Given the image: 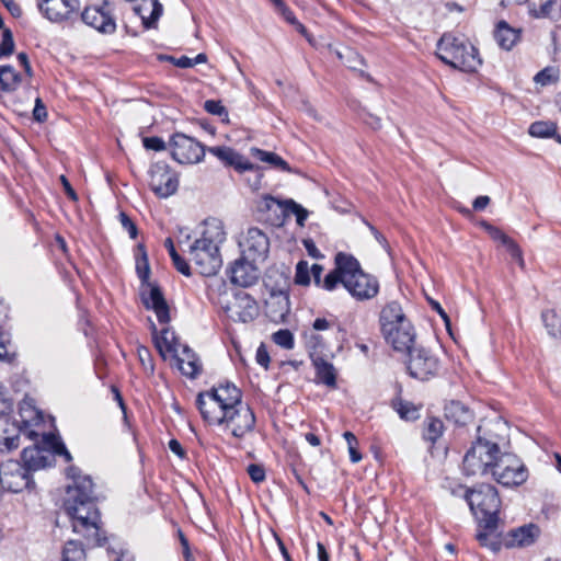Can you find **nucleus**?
<instances>
[{"mask_svg":"<svg viewBox=\"0 0 561 561\" xmlns=\"http://www.w3.org/2000/svg\"><path fill=\"white\" fill-rule=\"evenodd\" d=\"M169 449L179 456L181 459L185 458V450L178 439H171L169 442Z\"/></svg>","mask_w":561,"mask_h":561,"instance_id":"64","label":"nucleus"},{"mask_svg":"<svg viewBox=\"0 0 561 561\" xmlns=\"http://www.w3.org/2000/svg\"><path fill=\"white\" fill-rule=\"evenodd\" d=\"M172 262H173L175 268L180 273H182L183 275H186V276L191 275L190 265L187 264V262L184 259H182L180 256V254H178L176 256H173Z\"/></svg>","mask_w":561,"mask_h":561,"instance_id":"59","label":"nucleus"},{"mask_svg":"<svg viewBox=\"0 0 561 561\" xmlns=\"http://www.w3.org/2000/svg\"><path fill=\"white\" fill-rule=\"evenodd\" d=\"M171 357L175 359L178 368L186 377L194 379L202 373L198 356L186 344H183Z\"/></svg>","mask_w":561,"mask_h":561,"instance_id":"23","label":"nucleus"},{"mask_svg":"<svg viewBox=\"0 0 561 561\" xmlns=\"http://www.w3.org/2000/svg\"><path fill=\"white\" fill-rule=\"evenodd\" d=\"M538 536V526L528 524L510 530L503 538V543L507 548L526 547L534 543Z\"/></svg>","mask_w":561,"mask_h":561,"instance_id":"24","label":"nucleus"},{"mask_svg":"<svg viewBox=\"0 0 561 561\" xmlns=\"http://www.w3.org/2000/svg\"><path fill=\"white\" fill-rule=\"evenodd\" d=\"M557 124L551 121H538L529 126V134L533 137L549 138L557 133Z\"/></svg>","mask_w":561,"mask_h":561,"instance_id":"37","label":"nucleus"},{"mask_svg":"<svg viewBox=\"0 0 561 561\" xmlns=\"http://www.w3.org/2000/svg\"><path fill=\"white\" fill-rule=\"evenodd\" d=\"M257 261H250L242 255L230 267V279L233 284L241 287H249L254 285L259 279V268L255 263Z\"/></svg>","mask_w":561,"mask_h":561,"instance_id":"21","label":"nucleus"},{"mask_svg":"<svg viewBox=\"0 0 561 561\" xmlns=\"http://www.w3.org/2000/svg\"><path fill=\"white\" fill-rule=\"evenodd\" d=\"M151 190L160 197H169L174 194L179 186V180L169 165L165 163H156L150 169Z\"/></svg>","mask_w":561,"mask_h":561,"instance_id":"15","label":"nucleus"},{"mask_svg":"<svg viewBox=\"0 0 561 561\" xmlns=\"http://www.w3.org/2000/svg\"><path fill=\"white\" fill-rule=\"evenodd\" d=\"M341 256H351V254H346L343 252H340L336 254L335 268L325 275V277L320 286L325 290H329V291L334 290L339 284H342L344 286V276L346 275V272H345V270L341 268L342 267V265H340Z\"/></svg>","mask_w":561,"mask_h":561,"instance_id":"33","label":"nucleus"},{"mask_svg":"<svg viewBox=\"0 0 561 561\" xmlns=\"http://www.w3.org/2000/svg\"><path fill=\"white\" fill-rule=\"evenodd\" d=\"M494 38L501 48L511 50L519 41L520 31L511 27L505 21H501L494 31Z\"/></svg>","mask_w":561,"mask_h":561,"instance_id":"28","label":"nucleus"},{"mask_svg":"<svg viewBox=\"0 0 561 561\" xmlns=\"http://www.w3.org/2000/svg\"><path fill=\"white\" fill-rule=\"evenodd\" d=\"M226 312L233 321L248 323L259 316V306L249 294L238 291L233 296V302L226 307Z\"/></svg>","mask_w":561,"mask_h":561,"instance_id":"17","label":"nucleus"},{"mask_svg":"<svg viewBox=\"0 0 561 561\" xmlns=\"http://www.w3.org/2000/svg\"><path fill=\"white\" fill-rule=\"evenodd\" d=\"M20 75L11 66L0 67V89L3 91H13L18 88Z\"/></svg>","mask_w":561,"mask_h":561,"instance_id":"36","label":"nucleus"},{"mask_svg":"<svg viewBox=\"0 0 561 561\" xmlns=\"http://www.w3.org/2000/svg\"><path fill=\"white\" fill-rule=\"evenodd\" d=\"M274 205H277L284 210V202H280L272 196H264L259 204L260 210H271Z\"/></svg>","mask_w":561,"mask_h":561,"instance_id":"57","label":"nucleus"},{"mask_svg":"<svg viewBox=\"0 0 561 561\" xmlns=\"http://www.w3.org/2000/svg\"><path fill=\"white\" fill-rule=\"evenodd\" d=\"M318 335H311L310 342L314 341L313 351L310 353L312 364L317 371V378L329 387H334L336 382V374L333 365L317 354L316 347L319 343Z\"/></svg>","mask_w":561,"mask_h":561,"instance_id":"25","label":"nucleus"},{"mask_svg":"<svg viewBox=\"0 0 561 561\" xmlns=\"http://www.w3.org/2000/svg\"><path fill=\"white\" fill-rule=\"evenodd\" d=\"M14 47L15 45L12 32L9 28H4L2 32V42L0 45V57H7L12 55L14 51Z\"/></svg>","mask_w":561,"mask_h":561,"instance_id":"49","label":"nucleus"},{"mask_svg":"<svg viewBox=\"0 0 561 561\" xmlns=\"http://www.w3.org/2000/svg\"><path fill=\"white\" fill-rule=\"evenodd\" d=\"M208 152L219 159L225 165L233 167L238 171L242 172L252 169V164L230 147H209Z\"/></svg>","mask_w":561,"mask_h":561,"instance_id":"26","label":"nucleus"},{"mask_svg":"<svg viewBox=\"0 0 561 561\" xmlns=\"http://www.w3.org/2000/svg\"><path fill=\"white\" fill-rule=\"evenodd\" d=\"M71 483L67 485L64 508L71 519L72 530L82 535L89 545L102 546L106 537L101 528L100 512L94 503L93 482L75 466L67 469Z\"/></svg>","mask_w":561,"mask_h":561,"instance_id":"1","label":"nucleus"},{"mask_svg":"<svg viewBox=\"0 0 561 561\" xmlns=\"http://www.w3.org/2000/svg\"><path fill=\"white\" fill-rule=\"evenodd\" d=\"M3 5L8 9V11L11 13L14 18H20L22 15V9L19 3H16L14 0H0Z\"/></svg>","mask_w":561,"mask_h":561,"instance_id":"62","label":"nucleus"},{"mask_svg":"<svg viewBox=\"0 0 561 561\" xmlns=\"http://www.w3.org/2000/svg\"><path fill=\"white\" fill-rule=\"evenodd\" d=\"M247 472L254 483H260L265 480V469L262 465L252 463L248 466Z\"/></svg>","mask_w":561,"mask_h":561,"instance_id":"51","label":"nucleus"},{"mask_svg":"<svg viewBox=\"0 0 561 561\" xmlns=\"http://www.w3.org/2000/svg\"><path fill=\"white\" fill-rule=\"evenodd\" d=\"M204 108L207 113L220 117L222 122L228 121V111L220 101L207 100L204 103Z\"/></svg>","mask_w":561,"mask_h":561,"instance_id":"46","label":"nucleus"},{"mask_svg":"<svg viewBox=\"0 0 561 561\" xmlns=\"http://www.w3.org/2000/svg\"><path fill=\"white\" fill-rule=\"evenodd\" d=\"M445 416L457 425L468 424L473 415L460 401H450L445 405Z\"/></svg>","mask_w":561,"mask_h":561,"instance_id":"31","label":"nucleus"},{"mask_svg":"<svg viewBox=\"0 0 561 561\" xmlns=\"http://www.w3.org/2000/svg\"><path fill=\"white\" fill-rule=\"evenodd\" d=\"M172 158L181 164H194L202 161L205 147L194 138L176 133L170 141Z\"/></svg>","mask_w":561,"mask_h":561,"instance_id":"13","label":"nucleus"},{"mask_svg":"<svg viewBox=\"0 0 561 561\" xmlns=\"http://www.w3.org/2000/svg\"><path fill=\"white\" fill-rule=\"evenodd\" d=\"M79 0H41L38 9L53 23L73 24L79 21Z\"/></svg>","mask_w":561,"mask_h":561,"instance_id":"12","label":"nucleus"},{"mask_svg":"<svg viewBox=\"0 0 561 561\" xmlns=\"http://www.w3.org/2000/svg\"><path fill=\"white\" fill-rule=\"evenodd\" d=\"M437 57L446 65L466 72H474L482 61L476 47L465 37L444 34L437 43Z\"/></svg>","mask_w":561,"mask_h":561,"instance_id":"4","label":"nucleus"},{"mask_svg":"<svg viewBox=\"0 0 561 561\" xmlns=\"http://www.w3.org/2000/svg\"><path fill=\"white\" fill-rule=\"evenodd\" d=\"M144 146L146 149L161 151L165 149L164 141L159 137H146L144 138Z\"/></svg>","mask_w":561,"mask_h":561,"instance_id":"54","label":"nucleus"},{"mask_svg":"<svg viewBox=\"0 0 561 561\" xmlns=\"http://www.w3.org/2000/svg\"><path fill=\"white\" fill-rule=\"evenodd\" d=\"M118 217L122 227L127 231L131 239H135L138 234V230L134 221L123 211L119 214Z\"/></svg>","mask_w":561,"mask_h":561,"instance_id":"52","label":"nucleus"},{"mask_svg":"<svg viewBox=\"0 0 561 561\" xmlns=\"http://www.w3.org/2000/svg\"><path fill=\"white\" fill-rule=\"evenodd\" d=\"M226 233L218 220L205 222L202 237L196 239L188 249L190 260L195 264L199 274L216 275L222 265L219 245L225 241Z\"/></svg>","mask_w":561,"mask_h":561,"instance_id":"2","label":"nucleus"},{"mask_svg":"<svg viewBox=\"0 0 561 561\" xmlns=\"http://www.w3.org/2000/svg\"><path fill=\"white\" fill-rule=\"evenodd\" d=\"M541 319L549 335L556 339L561 336V320L553 310L543 311Z\"/></svg>","mask_w":561,"mask_h":561,"instance_id":"39","label":"nucleus"},{"mask_svg":"<svg viewBox=\"0 0 561 561\" xmlns=\"http://www.w3.org/2000/svg\"><path fill=\"white\" fill-rule=\"evenodd\" d=\"M79 20L102 33L111 34L116 30V23L107 3L103 7L85 8L83 12H79Z\"/></svg>","mask_w":561,"mask_h":561,"instance_id":"18","label":"nucleus"},{"mask_svg":"<svg viewBox=\"0 0 561 561\" xmlns=\"http://www.w3.org/2000/svg\"><path fill=\"white\" fill-rule=\"evenodd\" d=\"M283 16L284 19L290 23V24H294V25H297L298 26V30L304 33L305 32V27L302 24L298 23L296 16L294 15V13L290 11V9L284 4L280 9L277 10Z\"/></svg>","mask_w":561,"mask_h":561,"instance_id":"55","label":"nucleus"},{"mask_svg":"<svg viewBox=\"0 0 561 561\" xmlns=\"http://www.w3.org/2000/svg\"><path fill=\"white\" fill-rule=\"evenodd\" d=\"M33 117L36 122H44L47 118L46 107L39 98L35 101Z\"/></svg>","mask_w":561,"mask_h":561,"instance_id":"58","label":"nucleus"},{"mask_svg":"<svg viewBox=\"0 0 561 561\" xmlns=\"http://www.w3.org/2000/svg\"><path fill=\"white\" fill-rule=\"evenodd\" d=\"M266 309L267 314L272 320H283L289 312L288 297L283 293L272 295L270 299L266 300Z\"/></svg>","mask_w":561,"mask_h":561,"instance_id":"32","label":"nucleus"},{"mask_svg":"<svg viewBox=\"0 0 561 561\" xmlns=\"http://www.w3.org/2000/svg\"><path fill=\"white\" fill-rule=\"evenodd\" d=\"M506 250L511 254L512 259L515 260L518 265L523 268L525 265L523 253L520 248L516 244L515 241H512L507 247Z\"/></svg>","mask_w":561,"mask_h":561,"instance_id":"56","label":"nucleus"},{"mask_svg":"<svg viewBox=\"0 0 561 561\" xmlns=\"http://www.w3.org/2000/svg\"><path fill=\"white\" fill-rule=\"evenodd\" d=\"M284 214H294L296 216V221L300 227L305 225L308 217V210L293 199L284 201Z\"/></svg>","mask_w":561,"mask_h":561,"instance_id":"41","label":"nucleus"},{"mask_svg":"<svg viewBox=\"0 0 561 561\" xmlns=\"http://www.w3.org/2000/svg\"><path fill=\"white\" fill-rule=\"evenodd\" d=\"M391 332H381L387 343L393 350L402 353H408L413 348L415 340V332L410 321H403V324L392 328Z\"/></svg>","mask_w":561,"mask_h":561,"instance_id":"20","label":"nucleus"},{"mask_svg":"<svg viewBox=\"0 0 561 561\" xmlns=\"http://www.w3.org/2000/svg\"><path fill=\"white\" fill-rule=\"evenodd\" d=\"M168 59L179 68H190L194 66L193 59L186 56H182L180 58L169 57Z\"/></svg>","mask_w":561,"mask_h":561,"instance_id":"63","label":"nucleus"},{"mask_svg":"<svg viewBox=\"0 0 561 561\" xmlns=\"http://www.w3.org/2000/svg\"><path fill=\"white\" fill-rule=\"evenodd\" d=\"M256 362L263 366L265 369L268 367L270 363V355L265 346L262 344L259 346L256 351Z\"/></svg>","mask_w":561,"mask_h":561,"instance_id":"61","label":"nucleus"},{"mask_svg":"<svg viewBox=\"0 0 561 561\" xmlns=\"http://www.w3.org/2000/svg\"><path fill=\"white\" fill-rule=\"evenodd\" d=\"M559 80V69L557 67H546L539 71L535 77L534 81L541 85H548L556 83Z\"/></svg>","mask_w":561,"mask_h":561,"instance_id":"43","label":"nucleus"},{"mask_svg":"<svg viewBox=\"0 0 561 561\" xmlns=\"http://www.w3.org/2000/svg\"><path fill=\"white\" fill-rule=\"evenodd\" d=\"M444 432L443 421L437 417H427L425 421L424 438L435 443Z\"/></svg>","mask_w":561,"mask_h":561,"instance_id":"40","label":"nucleus"},{"mask_svg":"<svg viewBox=\"0 0 561 561\" xmlns=\"http://www.w3.org/2000/svg\"><path fill=\"white\" fill-rule=\"evenodd\" d=\"M222 416V423H219V426H222L234 438H244L253 433L255 428V414L251 407L244 402L229 407Z\"/></svg>","mask_w":561,"mask_h":561,"instance_id":"10","label":"nucleus"},{"mask_svg":"<svg viewBox=\"0 0 561 561\" xmlns=\"http://www.w3.org/2000/svg\"><path fill=\"white\" fill-rule=\"evenodd\" d=\"M336 57L344 61L350 69H356L358 65L364 64V59L354 50L346 48L344 53L336 50Z\"/></svg>","mask_w":561,"mask_h":561,"instance_id":"44","label":"nucleus"},{"mask_svg":"<svg viewBox=\"0 0 561 561\" xmlns=\"http://www.w3.org/2000/svg\"><path fill=\"white\" fill-rule=\"evenodd\" d=\"M152 10L149 18L141 15L146 28H151L162 14V4L158 0H151Z\"/></svg>","mask_w":561,"mask_h":561,"instance_id":"50","label":"nucleus"},{"mask_svg":"<svg viewBox=\"0 0 561 561\" xmlns=\"http://www.w3.org/2000/svg\"><path fill=\"white\" fill-rule=\"evenodd\" d=\"M272 340L275 344L285 350H291L294 347V335L287 329H280L273 333Z\"/></svg>","mask_w":561,"mask_h":561,"instance_id":"45","label":"nucleus"},{"mask_svg":"<svg viewBox=\"0 0 561 561\" xmlns=\"http://www.w3.org/2000/svg\"><path fill=\"white\" fill-rule=\"evenodd\" d=\"M251 156L260 161L270 163L277 169L290 171L288 163L274 152L264 151L259 148H251Z\"/></svg>","mask_w":561,"mask_h":561,"instance_id":"35","label":"nucleus"},{"mask_svg":"<svg viewBox=\"0 0 561 561\" xmlns=\"http://www.w3.org/2000/svg\"><path fill=\"white\" fill-rule=\"evenodd\" d=\"M393 408L405 421H414L419 417V409L411 402L400 400L393 403Z\"/></svg>","mask_w":561,"mask_h":561,"instance_id":"42","label":"nucleus"},{"mask_svg":"<svg viewBox=\"0 0 561 561\" xmlns=\"http://www.w3.org/2000/svg\"><path fill=\"white\" fill-rule=\"evenodd\" d=\"M343 436L348 446L351 461L354 463L359 462L362 460V454L357 450L358 442L356 436L351 432H345Z\"/></svg>","mask_w":561,"mask_h":561,"instance_id":"48","label":"nucleus"},{"mask_svg":"<svg viewBox=\"0 0 561 561\" xmlns=\"http://www.w3.org/2000/svg\"><path fill=\"white\" fill-rule=\"evenodd\" d=\"M502 453L497 435L490 432L479 435L463 456V473L468 477L490 474Z\"/></svg>","mask_w":561,"mask_h":561,"instance_id":"3","label":"nucleus"},{"mask_svg":"<svg viewBox=\"0 0 561 561\" xmlns=\"http://www.w3.org/2000/svg\"><path fill=\"white\" fill-rule=\"evenodd\" d=\"M46 444L49 446V448L34 445L31 447H25L22 450L23 466L27 469L28 472L44 469L50 466L54 460V454L64 456L67 462L72 460V456L67 450L62 442L56 439L54 436H49L46 439Z\"/></svg>","mask_w":561,"mask_h":561,"instance_id":"8","label":"nucleus"},{"mask_svg":"<svg viewBox=\"0 0 561 561\" xmlns=\"http://www.w3.org/2000/svg\"><path fill=\"white\" fill-rule=\"evenodd\" d=\"M295 283L302 286L310 284V268L307 261H299L297 263Z\"/></svg>","mask_w":561,"mask_h":561,"instance_id":"47","label":"nucleus"},{"mask_svg":"<svg viewBox=\"0 0 561 561\" xmlns=\"http://www.w3.org/2000/svg\"><path fill=\"white\" fill-rule=\"evenodd\" d=\"M62 561H85V551L77 540H68L62 549Z\"/></svg>","mask_w":561,"mask_h":561,"instance_id":"38","label":"nucleus"},{"mask_svg":"<svg viewBox=\"0 0 561 561\" xmlns=\"http://www.w3.org/2000/svg\"><path fill=\"white\" fill-rule=\"evenodd\" d=\"M32 477L27 469L16 460H8L0 465V484L2 489L18 493L31 488Z\"/></svg>","mask_w":561,"mask_h":561,"instance_id":"14","label":"nucleus"},{"mask_svg":"<svg viewBox=\"0 0 561 561\" xmlns=\"http://www.w3.org/2000/svg\"><path fill=\"white\" fill-rule=\"evenodd\" d=\"M488 232L494 241L501 242L505 248L514 241L506 233L496 227H488Z\"/></svg>","mask_w":561,"mask_h":561,"instance_id":"53","label":"nucleus"},{"mask_svg":"<svg viewBox=\"0 0 561 561\" xmlns=\"http://www.w3.org/2000/svg\"><path fill=\"white\" fill-rule=\"evenodd\" d=\"M11 409L12 403L5 396L4 387L0 385V415L9 413Z\"/></svg>","mask_w":561,"mask_h":561,"instance_id":"60","label":"nucleus"},{"mask_svg":"<svg viewBox=\"0 0 561 561\" xmlns=\"http://www.w3.org/2000/svg\"><path fill=\"white\" fill-rule=\"evenodd\" d=\"M490 474L503 486L514 488L527 481L528 469L516 455L503 451Z\"/></svg>","mask_w":561,"mask_h":561,"instance_id":"9","label":"nucleus"},{"mask_svg":"<svg viewBox=\"0 0 561 561\" xmlns=\"http://www.w3.org/2000/svg\"><path fill=\"white\" fill-rule=\"evenodd\" d=\"M407 368L411 377L427 381L438 375L440 362L436 355L425 347H413L408 352Z\"/></svg>","mask_w":561,"mask_h":561,"instance_id":"11","label":"nucleus"},{"mask_svg":"<svg viewBox=\"0 0 561 561\" xmlns=\"http://www.w3.org/2000/svg\"><path fill=\"white\" fill-rule=\"evenodd\" d=\"M154 344L163 358H165L167 355L172 356L183 345L180 343L174 331H171L168 328L161 331L160 336L154 335Z\"/></svg>","mask_w":561,"mask_h":561,"instance_id":"29","label":"nucleus"},{"mask_svg":"<svg viewBox=\"0 0 561 561\" xmlns=\"http://www.w3.org/2000/svg\"><path fill=\"white\" fill-rule=\"evenodd\" d=\"M209 392L216 396L217 400L224 403L227 408L232 405L234 407L243 402L241 391L230 382L219 385L218 387L209 390Z\"/></svg>","mask_w":561,"mask_h":561,"instance_id":"30","label":"nucleus"},{"mask_svg":"<svg viewBox=\"0 0 561 561\" xmlns=\"http://www.w3.org/2000/svg\"><path fill=\"white\" fill-rule=\"evenodd\" d=\"M197 408L203 416V419L210 425H219L222 423L224 414L229 409L224 403L217 400L216 396L211 394L209 391L202 392L197 396L196 399Z\"/></svg>","mask_w":561,"mask_h":561,"instance_id":"19","label":"nucleus"},{"mask_svg":"<svg viewBox=\"0 0 561 561\" xmlns=\"http://www.w3.org/2000/svg\"><path fill=\"white\" fill-rule=\"evenodd\" d=\"M144 250V247H139ZM137 274L141 280V300L147 309H152L160 323H168L170 321L169 307L160 290V288L149 283L150 267L147 260V254L142 251V256L137 261Z\"/></svg>","mask_w":561,"mask_h":561,"instance_id":"7","label":"nucleus"},{"mask_svg":"<svg viewBox=\"0 0 561 561\" xmlns=\"http://www.w3.org/2000/svg\"><path fill=\"white\" fill-rule=\"evenodd\" d=\"M403 321H410L399 302L390 301L380 311L379 323L381 332H391L392 328L403 324Z\"/></svg>","mask_w":561,"mask_h":561,"instance_id":"27","label":"nucleus"},{"mask_svg":"<svg viewBox=\"0 0 561 561\" xmlns=\"http://www.w3.org/2000/svg\"><path fill=\"white\" fill-rule=\"evenodd\" d=\"M536 19H549L557 22L561 19V3L558 0L543 1L533 14Z\"/></svg>","mask_w":561,"mask_h":561,"instance_id":"34","label":"nucleus"},{"mask_svg":"<svg viewBox=\"0 0 561 561\" xmlns=\"http://www.w3.org/2000/svg\"><path fill=\"white\" fill-rule=\"evenodd\" d=\"M240 247L247 260L263 262L270 251V240L261 229L253 227L248 229Z\"/></svg>","mask_w":561,"mask_h":561,"instance_id":"16","label":"nucleus"},{"mask_svg":"<svg viewBox=\"0 0 561 561\" xmlns=\"http://www.w3.org/2000/svg\"><path fill=\"white\" fill-rule=\"evenodd\" d=\"M21 427L8 413L0 415V453H10L20 446Z\"/></svg>","mask_w":561,"mask_h":561,"instance_id":"22","label":"nucleus"},{"mask_svg":"<svg viewBox=\"0 0 561 561\" xmlns=\"http://www.w3.org/2000/svg\"><path fill=\"white\" fill-rule=\"evenodd\" d=\"M463 496L480 526L485 530L493 531L497 525V514L501 506L495 486L481 483L472 489L465 490Z\"/></svg>","mask_w":561,"mask_h":561,"instance_id":"5","label":"nucleus"},{"mask_svg":"<svg viewBox=\"0 0 561 561\" xmlns=\"http://www.w3.org/2000/svg\"><path fill=\"white\" fill-rule=\"evenodd\" d=\"M341 268L345 270L346 275L344 276V288L351 294L356 300H369L377 296L379 291L378 279L365 273L359 262L353 256H341L340 257Z\"/></svg>","mask_w":561,"mask_h":561,"instance_id":"6","label":"nucleus"}]
</instances>
